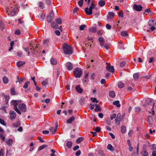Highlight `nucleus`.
Segmentation results:
<instances>
[{"mask_svg": "<svg viewBox=\"0 0 156 156\" xmlns=\"http://www.w3.org/2000/svg\"><path fill=\"white\" fill-rule=\"evenodd\" d=\"M11 104L14 105V109L18 114L20 115L21 112H25L27 111V108L25 104L21 103V100H12L11 102Z\"/></svg>", "mask_w": 156, "mask_h": 156, "instance_id": "1", "label": "nucleus"}, {"mask_svg": "<svg viewBox=\"0 0 156 156\" xmlns=\"http://www.w3.org/2000/svg\"><path fill=\"white\" fill-rule=\"evenodd\" d=\"M64 53L66 55L72 54L73 52L72 47L66 44H64L62 46Z\"/></svg>", "mask_w": 156, "mask_h": 156, "instance_id": "2", "label": "nucleus"}, {"mask_svg": "<svg viewBox=\"0 0 156 156\" xmlns=\"http://www.w3.org/2000/svg\"><path fill=\"white\" fill-rule=\"evenodd\" d=\"M17 10V9L16 8H15L12 9V7H9L6 9V13H7V12H10V15L12 16H14L16 13Z\"/></svg>", "mask_w": 156, "mask_h": 156, "instance_id": "3", "label": "nucleus"}, {"mask_svg": "<svg viewBox=\"0 0 156 156\" xmlns=\"http://www.w3.org/2000/svg\"><path fill=\"white\" fill-rule=\"evenodd\" d=\"M147 101H149V103L144 104L143 106L146 108H151V109L153 110L154 108V105L155 103L153 102L151 99H148Z\"/></svg>", "mask_w": 156, "mask_h": 156, "instance_id": "4", "label": "nucleus"}, {"mask_svg": "<svg viewBox=\"0 0 156 156\" xmlns=\"http://www.w3.org/2000/svg\"><path fill=\"white\" fill-rule=\"evenodd\" d=\"M74 74L76 77L79 78L82 75V72L80 68H76L74 69Z\"/></svg>", "mask_w": 156, "mask_h": 156, "instance_id": "5", "label": "nucleus"}, {"mask_svg": "<svg viewBox=\"0 0 156 156\" xmlns=\"http://www.w3.org/2000/svg\"><path fill=\"white\" fill-rule=\"evenodd\" d=\"M54 14L53 11L51 10L47 17V22L48 23L51 22L53 19L54 18Z\"/></svg>", "mask_w": 156, "mask_h": 156, "instance_id": "6", "label": "nucleus"}, {"mask_svg": "<svg viewBox=\"0 0 156 156\" xmlns=\"http://www.w3.org/2000/svg\"><path fill=\"white\" fill-rule=\"evenodd\" d=\"M106 64L107 65L106 67L107 70L112 73H114V69L113 66H111L107 62H106Z\"/></svg>", "mask_w": 156, "mask_h": 156, "instance_id": "7", "label": "nucleus"}, {"mask_svg": "<svg viewBox=\"0 0 156 156\" xmlns=\"http://www.w3.org/2000/svg\"><path fill=\"white\" fill-rule=\"evenodd\" d=\"M9 114L10 115V119L11 120L15 119L16 117V113L13 111L11 110L9 112Z\"/></svg>", "mask_w": 156, "mask_h": 156, "instance_id": "8", "label": "nucleus"}, {"mask_svg": "<svg viewBox=\"0 0 156 156\" xmlns=\"http://www.w3.org/2000/svg\"><path fill=\"white\" fill-rule=\"evenodd\" d=\"M133 8L135 10L137 11H140L142 10L143 7L141 5L134 4L133 5Z\"/></svg>", "mask_w": 156, "mask_h": 156, "instance_id": "9", "label": "nucleus"}, {"mask_svg": "<svg viewBox=\"0 0 156 156\" xmlns=\"http://www.w3.org/2000/svg\"><path fill=\"white\" fill-rule=\"evenodd\" d=\"M58 127V123L57 122H56V123L55 127L54 128L53 127H51L50 129V132H51V133L52 134H55L56 131Z\"/></svg>", "mask_w": 156, "mask_h": 156, "instance_id": "10", "label": "nucleus"}, {"mask_svg": "<svg viewBox=\"0 0 156 156\" xmlns=\"http://www.w3.org/2000/svg\"><path fill=\"white\" fill-rule=\"evenodd\" d=\"M66 66L67 69L69 70H71L73 68V65L70 62H68L66 63Z\"/></svg>", "mask_w": 156, "mask_h": 156, "instance_id": "11", "label": "nucleus"}, {"mask_svg": "<svg viewBox=\"0 0 156 156\" xmlns=\"http://www.w3.org/2000/svg\"><path fill=\"white\" fill-rule=\"evenodd\" d=\"M121 115L120 114H118L115 120V122L116 124L119 125L120 122Z\"/></svg>", "mask_w": 156, "mask_h": 156, "instance_id": "12", "label": "nucleus"}, {"mask_svg": "<svg viewBox=\"0 0 156 156\" xmlns=\"http://www.w3.org/2000/svg\"><path fill=\"white\" fill-rule=\"evenodd\" d=\"M85 12L86 14L87 15H89L92 14V11L91 10L88 8V7H86L85 9Z\"/></svg>", "mask_w": 156, "mask_h": 156, "instance_id": "13", "label": "nucleus"}, {"mask_svg": "<svg viewBox=\"0 0 156 156\" xmlns=\"http://www.w3.org/2000/svg\"><path fill=\"white\" fill-rule=\"evenodd\" d=\"M76 90L77 92L79 93H81L83 91V89L80 87L79 85H77L75 87Z\"/></svg>", "mask_w": 156, "mask_h": 156, "instance_id": "14", "label": "nucleus"}, {"mask_svg": "<svg viewBox=\"0 0 156 156\" xmlns=\"http://www.w3.org/2000/svg\"><path fill=\"white\" fill-rule=\"evenodd\" d=\"M148 24L150 26H156V20L149 21Z\"/></svg>", "mask_w": 156, "mask_h": 156, "instance_id": "15", "label": "nucleus"}, {"mask_svg": "<svg viewBox=\"0 0 156 156\" xmlns=\"http://www.w3.org/2000/svg\"><path fill=\"white\" fill-rule=\"evenodd\" d=\"M13 140L12 139H9L8 140H6L5 142L9 146H11L12 144Z\"/></svg>", "mask_w": 156, "mask_h": 156, "instance_id": "16", "label": "nucleus"}, {"mask_svg": "<svg viewBox=\"0 0 156 156\" xmlns=\"http://www.w3.org/2000/svg\"><path fill=\"white\" fill-rule=\"evenodd\" d=\"M75 119L74 116H72L67 120V123L68 124L71 123Z\"/></svg>", "mask_w": 156, "mask_h": 156, "instance_id": "17", "label": "nucleus"}, {"mask_svg": "<svg viewBox=\"0 0 156 156\" xmlns=\"http://www.w3.org/2000/svg\"><path fill=\"white\" fill-rule=\"evenodd\" d=\"M95 108L94 110L95 112L100 111L101 110V108L100 105L97 104H95Z\"/></svg>", "mask_w": 156, "mask_h": 156, "instance_id": "18", "label": "nucleus"}, {"mask_svg": "<svg viewBox=\"0 0 156 156\" xmlns=\"http://www.w3.org/2000/svg\"><path fill=\"white\" fill-rule=\"evenodd\" d=\"M114 16V13L112 12H109L108 16V19H112Z\"/></svg>", "mask_w": 156, "mask_h": 156, "instance_id": "19", "label": "nucleus"}, {"mask_svg": "<svg viewBox=\"0 0 156 156\" xmlns=\"http://www.w3.org/2000/svg\"><path fill=\"white\" fill-rule=\"evenodd\" d=\"M98 40L100 43V45L101 46H102L105 42V40L102 37H100L98 38Z\"/></svg>", "mask_w": 156, "mask_h": 156, "instance_id": "20", "label": "nucleus"}, {"mask_svg": "<svg viewBox=\"0 0 156 156\" xmlns=\"http://www.w3.org/2000/svg\"><path fill=\"white\" fill-rule=\"evenodd\" d=\"M25 63V62L24 61H19L16 63L17 66L18 67H20L23 65Z\"/></svg>", "mask_w": 156, "mask_h": 156, "instance_id": "21", "label": "nucleus"}, {"mask_svg": "<svg viewBox=\"0 0 156 156\" xmlns=\"http://www.w3.org/2000/svg\"><path fill=\"white\" fill-rule=\"evenodd\" d=\"M107 148L111 151L113 152L114 150V147L111 144H109L107 146Z\"/></svg>", "mask_w": 156, "mask_h": 156, "instance_id": "22", "label": "nucleus"}, {"mask_svg": "<svg viewBox=\"0 0 156 156\" xmlns=\"http://www.w3.org/2000/svg\"><path fill=\"white\" fill-rule=\"evenodd\" d=\"M51 27L55 29H57L58 27V24L55 22H53L51 23Z\"/></svg>", "mask_w": 156, "mask_h": 156, "instance_id": "23", "label": "nucleus"}, {"mask_svg": "<svg viewBox=\"0 0 156 156\" xmlns=\"http://www.w3.org/2000/svg\"><path fill=\"white\" fill-rule=\"evenodd\" d=\"M105 2L104 1L102 0L99 1L98 3L99 5L101 7L104 6L105 5Z\"/></svg>", "mask_w": 156, "mask_h": 156, "instance_id": "24", "label": "nucleus"}, {"mask_svg": "<svg viewBox=\"0 0 156 156\" xmlns=\"http://www.w3.org/2000/svg\"><path fill=\"white\" fill-rule=\"evenodd\" d=\"M113 104L114 105L118 107H120L121 106V105L119 103V101H116L113 102Z\"/></svg>", "mask_w": 156, "mask_h": 156, "instance_id": "25", "label": "nucleus"}, {"mask_svg": "<svg viewBox=\"0 0 156 156\" xmlns=\"http://www.w3.org/2000/svg\"><path fill=\"white\" fill-rule=\"evenodd\" d=\"M121 132L122 133H125L126 131V128L125 126H122L121 127L120 129Z\"/></svg>", "mask_w": 156, "mask_h": 156, "instance_id": "26", "label": "nucleus"}, {"mask_svg": "<svg viewBox=\"0 0 156 156\" xmlns=\"http://www.w3.org/2000/svg\"><path fill=\"white\" fill-rule=\"evenodd\" d=\"M109 95L110 97L112 98H114L115 96V93L113 91H111L109 93Z\"/></svg>", "mask_w": 156, "mask_h": 156, "instance_id": "27", "label": "nucleus"}, {"mask_svg": "<svg viewBox=\"0 0 156 156\" xmlns=\"http://www.w3.org/2000/svg\"><path fill=\"white\" fill-rule=\"evenodd\" d=\"M89 75V73H87L85 76L84 78L83 79V81L85 82H87L88 81V76Z\"/></svg>", "mask_w": 156, "mask_h": 156, "instance_id": "28", "label": "nucleus"}, {"mask_svg": "<svg viewBox=\"0 0 156 156\" xmlns=\"http://www.w3.org/2000/svg\"><path fill=\"white\" fill-rule=\"evenodd\" d=\"M50 62L51 64L53 65H55L57 64V61L54 58H51L50 60Z\"/></svg>", "mask_w": 156, "mask_h": 156, "instance_id": "29", "label": "nucleus"}, {"mask_svg": "<svg viewBox=\"0 0 156 156\" xmlns=\"http://www.w3.org/2000/svg\"><path fill=\"white\" fill-rule=\"evenodd\" d=\"M10 91L11 94L12 95H15L17 94L16 93L14 87H13L10 89Z\"/></svg>", "mask_w": 156, "mask_h": 156, "instance_id": "30", "label": "nucleus"}, {"mask_svg": "<svg viewBox=\"0 0 156 156\" xmlns=\"http://www.w3.org/2000/svg\"><path fill=\"white\" fill-rule=\"evenodd\" d=\"M2 80L3 82L5 84H6L8 82V79L6 76H5L3 78Z\"/></svg>", "mask_w": 156, "mask_h": 156, "instance_id": "31", "label": "nucleus"}, {"mask_svg": "<svg viewBox=\"0 0 156 156\" xmlns=\"http://www.w3.org/2000/svg\"><path fill=\"white\" fill-rule=\"evenodd\" d=\"M48 147V146L47 145H42L38 147V151H40L42 150L45 147Z\"/></svg>", "mask_w": 156, "mask_h": 156, "instance_id": "32", "label": "nucleus"}, {"mask_svg": "<svg viewBox=\"0 0 156 156\" xmlns=\"http://www.w3.org/2000/svg\"><path fill=\"white\" fill-rule=\"evenodd\" d=\"M20 125V121L17 122L16 123H13L12 125L14 127H19Z\"/></svg>", "mask_w": 156, "mask_h": 156, "instance_id": "33", "label": "nucleus"}, {"mask_svg": "<svg viewBox=\"0 0 156 156\" xmlns=\"http://www.w3.org/2000/svg\"><path fill=\"white\" fill-rule=\"evenodd\" d=\"M67 146L68 148H70L72 146V143L71 141H69L67 143Z\"/></svg>", "mask_w": 156, "mask_h": 156, "instance_id": "34", "label": "nucleus"}, {"mask_svg": "<svg viewBox=\"0 0 156 156\" xmlns=\"http://www.w3.org/2000/svg\"><path fill=\"white\" fill-rule=\"evenodd\" d=\"M141 154L144 156H148V154L146 150H144L141 152Z\"/></svg>", "mask_w": 156, "mask_h": 156, "instance_id": "35", "label": "nucleus"}, {"mask_svg": "<svg viewBox=\"0 0 156 156\" xmlns=\"http://www.w3.org/2000/svg\"><path fill=\"white\" fill-rule=\"evenodd\" d=\"M30 83V82L29 81H27L25 82L24 85L23 86V88L24 89H27L28 88V84Z\"/></svg>", "mask_w": 156, "mask_h": 156, "instance_id": "36", "label": "nucleus"}, {"mask_svg": "<svg viewBox=\"0 0 156 156\" xmlns=\"http://www.w3.org/2000/svg\"><path fill=\"white\" fill-rule=\"evenodd\" d=\"M139 76V73H134L133 75V77L135 80H137Z\"/></svg>", "mask_w": 156, "mask_h": 156, "instance_id": "37", "label": "nucleus"}, {"mask_svg": "<svg viewBox=\"0 0 156 156\" xmlns=\"http://www.w3.org/2000/svg\"><path fill=\"white\" fill-rule=\"evenodd\" d=\"M124 84L122 82H119L118 83V87L119 88H122L123 87Z\"/></svg>", "mask_w": 156, "mask_h": 156, "instance_id": "38", "label": "nucleus"}, {"mask_svg": "<svg viewBox=\"0 0 156 156\" xmlns=\"http://www.w3.org/2000/svg\"><path fill=\"white\" fill-rule=\"evenodd\" d=\"M83 140V137H80L78 138L76 140V143H80Z\"/></svg>", "mask_w": 156, "mask_h": 156, "instance_id": "39", "label": "nucleus"}, {"mask_svg": "<svg viewBox=\"0 0 156 156\" xmlns=\"http://www.w3.org/2000/svg\"><path fill=\"white\" fill-rule=\"evenodd\" d=\"M89 30L90 32L93 33H95L97 30L96 28L94 27H93L90 28Z\"/></svg>", "mask_w": 156, "mask_h": 156, "instance_id": "40", "label": "nucleus"}, {"mask_svg": "<svg viewBox=\"0 0 156 156\" xmlns=\"http://www.w3.org/2000/svg\"><path fill=\"white\" fill-rule=\"evenodd\" d=\"M90 10H91L92 11L93 9H95V5L92 2L91 5L90 6L89 8Z\"/></svg>", "mask_w": 156, "mask_h": 156, "instance_id": "41", "label": "nucleus"}, {"mask_svg": "<svg viewBox=\"0 0 156 156\" xmlns=\"http://www.w3.org/2000/svg\"><path fill=\"white\" fill-rule=\"evenodd\" d=\"M39 6L41 9H43L44 8V5L43 3L41 2H39Z\"/></svg>", "mask_w": 156, "mask_h": 156, "instance_id": "42", "label": "nucleus"}, {"mask_svg": "<svg viewBox=\"0 0 156 156\" xmlns=\"http://www.w3.org/2000/svg\"><path fill=\"white\" fill-rule=\"evenodd\" d=\"M45 15L43 14H41L40 16V20L41 21H43L45 19Z\"/></svg>", "mask_w": 156, "mask_h": 156, "instance_id": "43", "label": "nucleus"}, {"mask_svg": "<svg viewBox=\"0 0 156 156\" xmlns=\"http://www.w3.org/2000/svg\"><path fill=\"white\" fill-rule=\"evenodd\" d=\"M121 35L122 36H126L128 35V33L126 31H123L121 33Z\"/></svg>", "mask_w": 156, "mask_h": 156, "instance_id": "44", "label": "nucleus"}, {"mask_svg": "<svg viewBox=\"0 0 156 156\" xmlns=\"http://www.w3.org/2000/svg\"><path fill=\"white\" fill-rule=\"evenodd\" d=\"M0 123L4 126H6V124L4 120L0 118Z\"/></svg>", "mask_w": 156, "mask_h": 156, "instance_id": "45", "label": "nucleus"}, {"mask_svg": "<svg viewBox=\"0 0 156 156\" xmlns=\"http://www.w3.org/2000/svg\"><path fill=\"white\" fill-rule=\"evenodd\" d=\"M118 16L121 17H123V12L122 11H120L118 13Z\"/></svg>", "mask_w": 156, "mask_h": 156, "instance_id": "46", "label": "nucleus"}, {"mask_svg": "<svg viewBox=\"0 0 156 156\" xmlns=\"http://www.w3.org/2000/svg\"><path fill=\"white\" fill-rule=\"evenodd\" d=\"M149 62H148L149 63H151L152 62H154L155 61V59L154 58H149Z\"/></svg>", "mask_w": 156, "mask_h": 156, "instance_id": "47", "label": "nucleus"}, {"mask_svg": "<svg viewBox=\"0 0 156 156\" xmlns=\"http://www.w3.org/2000/svg\"><path fill=\"white\" fill-rule=\"evenodd\" d=\"M83 0H80L78 2L79 5L81 7L83 5Z\"/></svg>", "mask_w": 156, "mask_h": 156, "instance_id": "48", "label": "nucleus"}, {"mask_svg": "<svg viewBox=\"0 0 156 156\" xmlns=\"http://www.w3.org/2000/svg\"><path fill=\"white\" fill-rule=\"evenodd\" d=\"M126 64V63L125 61H122L120 63V66L121 67H123L125 66Z\"/></svg>", "mask_w": 156, "mask_h": 156, "instance_id": "49", "label": "nucleus"}, {"mask_svg": "<svg viewBox=\"0 0 156 156\" xmlns=\"http://www.w3.org/2000/svg\"><path fill=\"white\" fill-rule=\"evenodd\" d=\"M55 21L58 24H61L62 23V20L59 18L56 19Z\"/></svg>", "mask_w": 156, "mask_h": 156, "instance_id": "50", "label": "nucleus"}, {"mask_svg": "<svg viewBox=\"0 0 156 156\" xmlns=\"http://www.w3.org/2000/svg\"><path fill=\"white\" fill-rule=\"evenodd\" d=\"M17 55L19 57H21L22 55V51H18L17 52Z\"/></svg>", "mask_w": 156, "mask_h": 156, "instance_id": "51", "label": "nucleus"}, {"mask_svg": "<svg viewBox=\"0 0 156 156\" xmlns=\"http://www.w3.org/2000/svg\"><path fill=\"white\" fill-rule=\"evenodd\" d=\"M91 100H92L93 102H96V103H98L99 101L95 98H91Z\"/></svg>", "mask_w": 156, "mask_h": 156, "instance_id": "52", "label": "nucleus"}, {"mask_svg": "<svg viewBox=\"0 0 156 156\" xmlns=\"http://www.w3.org/2000/svg\"><path fill=\"white\" fill-rule=\"evenodd\" d=\"M4 150L2 149L0 150V156H4Z\"/></svg>", "mask_w": 156, "mask_h": 156, "instance_id": "53", "label": "nucleus"}, {"mask_svg": "<svg viewBox=\"0 0 156 156\" xmlns=\"http://www.w3.org/2000/svg\"><path fill=\"white\" fill-rule=\"evenodd\" d=\"M0 138L3 141H4L5 140V137L3 135L2 133L0 134Z\"/></svg>", "mask_w": 156, "mask_h": 156, "instance_id": "54", "label": "nucleus"}, {"mask_svg": "<svg viewBox=\"0 0 156 156\" xmlns=\"http://www.w3.org/2000/svg\"><path fill=\"white\" fill-rule=\"evenodd\" d=\"M140 108L139 107H137L135 108V111L138 112H140Z\"/></svg>", "mask_w": 156, "mask_h": 156, "instance_id": "55", "label": "nucleus"}, {"mask_svg": "<svg viewBox=\"0 0 156 156\" xmlns=\"http://www.w3.org/2000/svg\"><path fill=\"white\" fill-rule=\"evenodd\" d=\"M86 27V25H81L80 27V30H83L84 29V27Z\"/></svg>", "mask_w": 156, "mask_h": 156, "instance_id": "56", "label": "nucleus"}, {"mask_svg": "<svg viewBox=\"0 0 156 156\" xmlns=\"http://www.w3.org/2000/svg\"><path fill=\"white\" fill-rule=\"evenodd\" d=\"M15 34L17 35H19L20 34V31L19 30H16L15 32Z\"/></svg>", "mask_w": 156, "mask_h": 156, "instance_id": "57", "label": "nucleus"}, {"mask_svg": "<svg viewBox=\"0 0 156 156\" xmlns=\"http://www.w3.org/2000/svg\"><path fill=\"white\" fill-rule=\"evenodd\" d=\"M116 116V114H114L111 115L110 118L111 120H112L113 119L115 118Z\"/></svg>", "mask_w": 156, "mask_h": 156, "instance_id": "58", "label": "nucleus"}, {"mask_svg": "<svg viewBox=\"0 0 156 156\" xmlns=\"http://www.w3.org/2000/svg\"><path fill=\"white\" fill-rule=\"evenodd\" d=\"M148 121L149 122H151L153 121V119L152 117L151 116H148Z\"/></svg>", "mask_w": 156, "mask_h": 156, "instance_id": "59", "label": "nucleus"}, {"mask_svg": "<svg viewBox=\"0 0 156 156\" xmlns=\"http://www.w3.org/2000/svg\"><path fill=\"white\" fill-rule=\"evenodd\" d=\"M80 103L81 105H83L84 103V100L83 98H81L80 101Z\"/></svg>", "mask_w": 156, "mask_h": 156, "instance_id": "60", "label": "nucleus"}, {"mask_svg": "<svg viewBox=\"0 0 156 156\" xmlns=\"http://www.w3.org/2000/svg\"><path fill=\"white\" fill-rule=\"evenodd\" d=\"M103 33V31L102 30H99L98 32V34L99 36L101 35Z\"/></svg>", "mask_w": 156, "mask_h": 156, "instance_id": "61", "label": "nucleus"}, {"mask_svg": "<svg viewBox=\"0 0 156 156\" xmlns=\"http://www.w3.org/2000/svg\"><path fill=\"white\" fill-rule=\"evenodd\" d=\"M49 41L48 39H47L44 41V44H46V45H48V44L49 43Z\"/></svg>", "mask_w": 156, "mask_h": 156, "instance_id": "62", "label": "nucleus"}, {"mask_svg": "<svg viewBox=\"0 0 156 156\" xmlns=\"http://www.w3.org/2000/svg\"><path fill=\"white\" fill-rule=\"evenodd\" d=\"M18 20L20 23L22 25V26H23L24 25V22L22 20L20 19Z\"/></svg>", "mask_w": 156, "mask_h": 156, "instance_id": "63", "label": "nucleus"}, {"mask_svg": "<svg viewBox=\"0 0 156 156\" xmlns=\"http://www.w3.org/2000/svg\"><path fill=\"white\" fill-rule=\"evenodd\" d=\"M0 109L3 110L5 113H7L6 110L5 109V107H2L0 108Z\"/></svg>", "mask_w": 156, "mask_h": 156, "instance_id": "64", "label": "nucleus"}]
</instances>
